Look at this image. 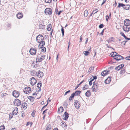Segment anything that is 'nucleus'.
<instances>
[{"mask_svg":"<svg viewBox=\"0 0 130 130\" xmlns=\"http://www.w3.org/2000/svg\"><path fill=\"white\" fill-rule=\"evenodd\" d=\"M85 95L87 97H89L91 94V93L90 92V91L88 90L85 93Z\"/></svg>","mask_w":130,"mask_h":130,"instance_id":"22","label":"nucleus"},{"mask_svg":"<svg viewBox=\"0 0 130 130\" xmlns=\"http://www.w3.org/2000/svg\"><path fill=\"white\" fill-rule=\"evenodd\" d=\"M13 114L12 113H10L9 115V118L10 119H11L13 117Z\"/></svg>","mask_w":130,"mask_h":130,"instance_id":"44","label":"nucleus"},{"mask_svg":"<svg viewBox=\"0 0 130 130\" xmlns=\"http://www.w3.org/2000/svg\"><path fill=\"white\" fill-rule=\"evenodd\" d=\"M68 104L67 103V102L65 101L63 105L64 108H67L68 106Z\"/></svg>","mask_w":130,"mask_h":130,"instance_id":"35","label":"nucleus"},{"mask_svg":"<svg viewBox=\"0 0 130 130\" xmlns=\"http://www.w3.org/2000/svg\"><path fill=\"white\" fill-rule=\"evenodd\" d=\"M12 95L15 98H18L19 96L20 93L19 91L15 90L13 92Z\"/></svg>","mask_w":130,"mask_h":130,"instance_id":"12","label":"nucleus"},{"mask_svg":"<svg viewBox=\"0 0 130 130\" xmlns=\"http://www.w3.org/2000/svg\"><path fill=\"white\" fill-rule=\"evenodd\" d=\"M81 91L79 90L76 91L74 92L73 93V94H74L75 96L79 95L81 93Z\"/></svg>","mask_w":130,"mask_h":130,"instance_id":"19","label":"nucleus"},{"mask_svg":"<svg viewBox=\"0 0 130 130\" xmlns=\"http://www.w3.org/2000/svg\"><path fill=\"white\" fill-rule=\"evenodd\" d=\"M70 91H71L70 90H69L68 91H66L65 92V93L64 94V95H66L68 93L70 92Z\"/></svg>","mask_w":130,"mask_h":130,"instance_id":"54","label":"nucleus"},{"mask_svg":"<svg viewBox=\"0 0 130 130\" xmlns=\"http://www.w3.org/2000/svg\"><path fill=\"white\" fill-rule=\"evenodd\" d=\"M83 38V36H82V35H81L80 37V41H79V42H81L82 41V38Z\"/></svg>","mask_w":130,"mask_h":130,"instance_id":"56","label":"nucleus"},{"mask_svg":"<svg viewBox=\"0 0 130 130\" xmlns=\"http://www.w3.org/2000/svg\"><path fill=\"white\" fill-rule=\"evenodd\" d=\"M64 110L63 107L62 106H61L58 109V112L59 113L62 112Z\"/></svg>","mask_w":130,"mask_h":130,"instance_id":"20","label":"nucleus"},{"mask_svg":"<svg viewBox=\"0 0 130 130\" xmlns=\"http://www.w3.org/2000/svg\"><path fill=\"white\" fill-rule=\"evenodd\" d=\"M106 71H107V70H104L102 72V73H101V75L102 76H105L106 75H107L106 74Z\"/></svg>","mask_w":130,"mask_h":130,"instance_id":"36","label":"nucleus"},{"mask_svg":"<svg viewBox=\"0 0 130 130\" xmlns=\"http://www.w3.org/2000/svg\"><path fill=\"white\" fill-rule=\"evenodd\" d=\"M114 59L116 60L117 61H119L118 57L117 56H115V58H113Z\"/></svg>","mask_w":130,"mask_h":130,"instance_id":"46","label":"nucleus"},{"mask_svg":"<svg viewBox=\"0 0 130 130\" xmlns=\"http://www.w3.org/2000/svg\"><path fill=\"white\" fill-rule=\"evenodd\" d=\"M31 90V88L29 87H27L23 89L24 93L26 94L28 93Z\"/></svg>","mask_w":130,"mask_h":130,"instance_id":"11","label":"nucleus"},{"mask_svg":"<svg viewBox=\"0 0 130 130\" xmlns=\"http://www.w3.org/2000/svg\"><path fill=\"white\" fill-rule=\"evenodd\" d=\"M51 129H52L51 125L50 124H49L47 125L46 129V130H50Z\"/></svg>","mask_w":130,"mask_h":130,"instance_id":"29","label":"nucleus"},{"mask_svg":"<svg viewBox=\"0 0 130 130\" xmlns=\"http://www.w3.org/2000/svg\"><path fill=\"white\" fill-rule=\"evenodd\" d=\"M89 86L88 85L86 84L85 86L83 88V90H85L88 89Z\"/></svg>","mask_w":130,"mask_h":130,"instance_id":"30","label":"nucleus"},{"mask_svg":"<svg viewBox=\"0 0 130 130\" xmlns=\"http://www.w3.org/2000/svg\"><path fill=\"white\" fill-rule=\"evenodd\" d=\"M121 69H122L121 68V67L119 65L117 67L115 68V70H116L119 71Z\"/></svg>","mask_w":130,"mask_h":130,"instance_id":"39","label":"nucleus"},{"mask_svg":"<svg viewBox=\"0 0 130 130\" xmlns=\"http://www.w3.org/2000/svg\"><path fill=\"white\" fill-rule=\"evenodd\" d=\"M94 70V67H90L89 69V71L88 72V74H90Z\"/></svg>","mask_w":130,"mask_h":130,"instance_id":"23","label":"nucleus"},{"mask_svg":"<svg viewBox=\"0 0 130 130\" xmlns=\"http://www.w3.org/2000/svg\"><path fill=\"white\" fill-rule=\"evenodd\" d=\"M53 31V29H52V30H51V31L50 32V35L51 36V37Z\"/></svg>","mask_w":130,"mask_h":130,"instance_id":"63","label":"nucleus"},{"mask_svg":"<svg viewBox=\"0 0 130 130\" xmlns=\"http://www.w3.org/2000/svg\"><path fill=\"white\" fill-rule=\"evenodd\" d=\"M37 50L36 49L33 47H31L30 48L29 50V52L31 55H35L36 54Z\"/></svg>","mask_w":130,"mask_h":130,"instance_id":"8","label":"nucleus"},{"mask_svg":"<svg viewBox=\"0 0 130 130\" xmlns=\"http://www.w3.org/2000/svg\"><path fill=\"white\" fill-rule=\"evenodd\" d=\"M123 30L125 31H127V29L128 30L129 29V28H128L127 26H124L123 27Z\"/></svg>","mask_w":130,"mask_h":130,"instance_id":"32","label":"nucleus"},{"mask_svg":"<svg viewBox=\"0 0 130 130\" xmlns=\"http://www.w3.org/2000/svg\"><path fill=\"white\" fill-rule=\"evenodd\" d=\"M109 18V17L108 16V15H106V20L107 21H108V19Z\"/></svg>","mask_w":130,"mask_h":130,"instance_id":"60","label":"nucleus"},{"mask_svg":"<svg viewBox=\"0 0 130 130\" xmlns=\"http://www.w3.org/2000/svg\"><path fill=\"white\" fill-rule=\"evenodd\" d=\"M91 48H90V49L88 50V51H84L83 52V53L85 56H87L91 52Z\"/></svg>","mask_w":130,"mask_h":130,"instance_id":"17","label":"nucleus"},{"mask_svg":"<svg viewBox=\"0 0 130 130\" xmlns=\"http://www.w3.org/2000/svg\"><path fill=\"white\" fill-rule=\"evenodd\" d=\"M13 103L14 104L16 105L15 106H20L21 104V102L19 99H16L13 102Z\"/></svg>","mask_w":130,"mask_h":130,"instance_id":"9","label":"nucleus"},{"mask_svg":"<svg viewBox=\"0 0 130 130\" xmlns=\"http://www.w3.org/2000/svg\"><path fill=\"white\" fill-rule=\"evenodd\" d=\"M92 82L91 80L89 81V84L90 86H91L92 85Z\"/></svg>","mask_w":130,"mask_h":130,"instance_id":"62","label":"nucleus"},{"mask_svg":"<svg viewBox=\"0 0 130 130\" xmlns=\"http://www.w3.org/2000/svg\"><path fill=\"white\" fill-rule=\"evenodd\" d=\"M98 11V10L97 9H96L92 11V13L90 14V16H91L92 14L93 13L95 14L97 13Z\"/></svg>","mask_w":130,"mask_h":130,"instance_id":"31","label":"nucleus"},{"mask_svg":"<svg viewBox=\"0 0 130 130\" xmlns=\"http://www.w3.org/2000/svg\"><path fill=\"white\" fill-rule=\"evenodd\" d=\"M61 31L62 34V36L63 37L64 36V29L63 28V27L62 26L61 29Z\"/></svg>","mask_w":130,"mask_h":130,"instance_id":"37","label":"nucleus"},{"mask_svg":"<svg viewBox=\"0 0 130 130\" xmlns=\"http://www.w3.org/2000/svg\"><path fill=\"white\" fill-rule=\"evenodd\" d=\"M55 11L56 13L57 14V13L58 12V9L57 7H56L55 9Z\"/></svg>","mask_w":130,"mask_h":130,"instance_id":"50","label":"nucleus"},{"mask_svg":"<svg viewBox=\"0 0 130 130\" xmlns=\"http://www.w3.org/2000/svg\"><path fill=\"white\" fill-rule=\"evenodd\" d=\"M113 58H115V56H116L119 54L116 52H113Z\"/></svg>","mask_w":130,"mask_h":130,"instance_id":"40","label":"nucleus"},{"mask_svg":"<svg viewBox=\"0 0 130 130\" xmlns=\"http://www.w3.org/2000/svg\"><path fill=\"white\" fill-rule=\"evenodd\" d=\"M120 66L121 67V68H122L124 66V64L123 63H122L120 65Z\"/></svg>","mask_w":130,"mask_h":130,"instance_id":"57","label":"nucleus"},{"mask_svg":"<svg viewBox=\"0 0 130 130\" xmlns=\"http://www.w3.org/2000/svg\"><path fill=\"white\" fill-rule=\"evenodd\" d=\"M42 86V83L41 81L39 82V83H38L37 85V87L38 88H40Z\"/></svg>","mask_w":130,"mask_h":130,"instance_id":"34","label":"nucleus"},{"mask_svg":"<svg viewBox=\"0 0 130 130\" xmlns=\"http://www.w3.org/2000/svg\"><path fill=\"white\" fill-rule=\"evenodd\" d=\"M63 115H64V117L63 118V120H67L69 117V114L66 111L64 113Z\"/></svg>","mask_w":130,"mask_h":130,"instance_id":"15","label":"nucleus"},{"mask_svg":"<svg viewBox=\"0 0 130 130\" xmlns=\"http://www.w3.org/2000/svg\"><path fill=\"white\" fill-rule=\"evenodd\" d=\"M99 85L98 83L95 82V81L94 82L92 88V91L96 92L97 90H98Z\"/></svg>","mask_w":130,"mask_h":130,"instance_id":"4","label":"nucleus"},{"mask_svg":"<svg viewBox=\"0 0 130 130\" xmlns=\"http://www.w3.org/2000/svg\"><path fill=\"white\" fill-rule=\"evenodd\" d=\"M48 110V109H46L45 110H44L42 113V114H44L45 113L46 111H47V110Z\"/></svg>","mask_w":130,"mask_h":130,"instance_id":"58","label":"nucleus"},{"mask_svg":"<svg viewBox=\"0 0 130 130\" xmlns=\"http://www.w3.org/2000/svg\"><path fill=\"white\" fill-rule=\"evenodd\" d=\"M125 59L127 60H130V56L126 57Z\"/></svg>","mask_w":130,"mask_h":130,"instance_id":"48","label":"nucleus"},{"mask_svg":"<svg viewBox=\"0 0 130 130\" xmlns=\"http://www.w3.org/2000/svg\"><path fill=\"white\" fill-rule=\"evenodd\" d=\"M43 73L42 71L39 70L36 73V75L37 76L40 78L42 77L43 76Z\"/></svg>","mask_w":130,"mask_h":130,"instance_id":"10","label":"nucleus"},{"mask_svg":"<svg viewBox=\"0 0 130 130\" xmlns=\"http://www.w3.org/2000/svg\"><path fill=\"white\" fill-rule=\"evenodd\" d=\"M45 25L41 24L39 25V29H44L45 28Z\"/></svg>","mask_w":130,"mask_h":130,"instance_id":"25","label":"nucleus"},{"mask_svg":"<svg viewBox=\"0 0 130 130\" xmlns=\"http://www.w3.org/2000/svg\"><path fill=\"white\" fill-rule=\"evenodd\" d=\"M74 96H75V95L73 93H72L71 94V95L69 98V101L72 100L74 98Z\"/></svg>","mask_w":130,"mask_h":130,"instance_id":"26","label":"nucleus"},{"mask_svg":"<svg viewBox=\"0 0 130 130\" xmlns=\"http://www.w3.org/2000/svg\"><path fill=\"white\" fill-rule=\"evenodd\" d=\"M118 8L122 7L124 9L128 10L130 8V5H125L122 3H119L118 5L117 6Z\"/></svg>","mask_w":130,"mask_h":130,"instance_id":"3","label":"nucleus"},{"mask_svg":"<svg viewBox=\"0 0 130 130\" xmlns=\"http://www.w3.org/2000/svg\"><path fill=\"white\" fill-rule=\"evenodd\" d=\"M28 99H29L30 101L31 102H33L35 99V98L33 96H29L28 97Z\"/></svg>","mask_w":130,"mask_h":130,"instance_id":"24","label":"nucleus"},{"mask_svg":"<svg viewBox=\"0 0 130 130\" xmlns=\"http://www.w3.org/2000/svg\"><path fill=\"white\" fill-rule=\"evenodd\" d=\"M25 114L23 111H22V116L23 117H24L25 116Z\"/></svg>","mask_w":130,"mask_h":130,"instance_id":"49","label":"nucleus"},{"mask_svg":"<svg viewBox=\"0 0 130 130\" xmlns=\"http://www.w3.org/2000/svg\"><path fill=\"white\" fill-rule=\"evenodd\" d=\"M104 25L103 24H101L99 26V28H101L104 27Z\"/></svg>","mask_w":130,"mask_h":130,"instance_id":"45","label":"nucleus"},{"mask_svg":"<svg viewBox=\"0 0 130 130\" xmlns=\"http://www.w3.org/2000/svg\"><path fill=\"white\" fill-rule=\"evenodd\" d=\"M74 105L75 108L77 109H79L80 106V104L79 101L76 100L74 101Z\"/></svg>","mask_w":130,"mask_h":130,"instance_id":"6","label":"nucleus"},{"mask_svg":"<svg viewBox=\"0 0 130 130\" xmlns=\"http://www.w3.org/2000/svg\"><path fill=\"white\" fill-rule=\"evenodd\" d=\"M37 55L36 58V62H41L45 57V55L43 54L41 52L40 54L38 53Z\"/></svg>","mask_w":130,"mask_h":130,"instance_id":"2","label":"nucleus"},{"mask_svg":"<svg viewBox=\"0 0 130 130\" xmlns=\"http://www.w3.org/2000/svg\"><path fill=\"white\" fill-rule=\"evenodd\" d=\"M41 51L42 52L44 53L46 51V48L45 47H44V46L42 48Z\"/></svg>","mask_w":130,"mask_h":130,"instance_id":"38","label":"nucleus"},{"mask_svg":"<svg viewBox=\"0 0 130 130\" xmlns=\"http://www.w3.org/2000/svg\"><path fill=\"white\" fill-rule=\"evenodd\" d=\"M85 82V80H82L81 82L79 84H78L77 85V86H76L75 88L74 89L76 90L77 88L78 87L80 86L82 84L83 82Z\"/></svg>","mask_w":130,"mask_h":130,"instance_id":"28","label":"nucleus"},{"mask_svg":"<svg viewBox=\"0 0 130 130\" xmlns=\"http://www.w3.org/2000/svg\"><path fill=\"white\" fill-rule=\"evenodd\" d=\"M27 104L25 102H22L21 108L25 109L27 107Z\"/></svg>","mask_w":130,"mask_h":130,"instance_id":"14","label":"nucleus"},{"mask_svg":"<svg viewBox=\"0 0 130 130\" xmlns=\"http://www.w3.org/2000/svg\"><path fill=\"white\" fill-rule=\"evenodd\" d=\"M117 56L118 57L119 61L120 60H123L124 59V57L119 54Z\"/></svg>","mask_w":130,"mask_h":130,"instance_id":"27","label":"nucleus"},{"mask_svg":"<svg viewBox=\"0 0 130 130\" xmlns=\"http://www.w3.org/2000/svg\"><path fill=\"white\" fill-rule=\"evenodd\" d=\"M125 69H122L120 72V74H122L123 73H125Z\"/></svg>","mask_w":130,"mask_h":130,"instance_id":"43","label":"nucleus"},{"mask_svg":"<svg viewBox=\"0 0 130 130\" xmlns=\"http://www.w3.org/2000/svg\"><path fill=\"white\" fill-rule=\"evenodd\" d=\"M62 11H60L59 12H58V13H57V14L58 15H60L61 13L62 12Z\"/></svg>","mask_w":130,"mask_h":130,"instance_id":"61","label":"nucleus"},{"mask_svg":"<svg viewBox=\"0 0 130 130\" xmlns=\"http://www.w3.org/2000/svg\"><path fill=\"white\" fill-rule=\"evenodd\" d=\"M3 127V128H1L0 129V130H4L5 128V126H4V125H2L1 126V127Z\"/></svg>","mask_w":130,"mask_h":130,"instance_id":"52","label":"nucleus"},{"mask_svg":"<svg viewBox=\"0 0 130 130\" xmlns=\"http://www.w3.org/2000/svg\"><path fill=\"white\" fill-rule=\"evenodd\" d=\"M37 42L39 43L38 45L39 48H42L45 45V42L43 41L44 37L42 35H39L36 38Z\"/></svg>","mask_w":130,"mask_h":130,"instance_id":"1","label":"nucleus"},{"mask_svg":"<svg viewBox=\"0 0 130 130\" xmlns=\"http://www.w3.org/2000/svg\"><path fill=\"white\" fill-rule=\"evenodd\" d=\"M116 63V62H115L114 61H113V60H112L111 61H110L109 63L112 64L113 63Z\"/></svg>","mask_w":130,"mask_h":130,"instance_id":"51","label":"nucleus"},{"mask_svg":"<svg viewBox=\"0 0 130 130\" xmlns=\"http://www.w3.org/2000/svg\"><path fill=\"white\" fill-rule=\"evenodd\" d=\"M127 41H123L122 42V44H123L124 45H125Z\"/></svg>","mask_w":130,"mask_h":130,"instance_id":"53","label":"nucleus"},{"mask_svg":"<svg viewBox=\"0 0 130 130\" xmlns=\"http://www.w3.org/2000/svg\"><path fill=\"white\" fill-rule=\"evenodd\" d=\"M106 1V0H103V2L101 4V5H102L104 4L105 3Z\"/></svg>","mask_w":130,"mask_h":130,"instance_id":"64","label":"nucleus"},{"mask_svg":"<svg viewBox=\"0 0 130 130\" xmlns=\"http://www.w3.org/2000/svg\"><path fill=\"white\" fill-rule=\"evenodd\" d=\"M17 17L18 19L21 18L23 17V14L22 13H18L17 14Z\"/></svg>","mask_w":130,"mask_h":130,"instance_id":"18","label":"nucleus"},{"mask_svg":"<svg viewBox=\"0 0 130 130\" xmlns=\"http://www.w3.org/2000/svg\"><path fill=\"white\" fill-rule=\"evenodd\" d=\"M52 27V26L51 24L48 25L47 26V29L48 31H50L51 30Z\"/></svg>","mask_w":130,"mask_h":130,"instance_id":"21","label":"nucleus"},{"mask_svg":"<svg viewBox=\"0 0 130 130\" xmlns=\"http://www.w3.org/2000/svg\"><path fill=\"white\" fill-rule=\"evenodd\" d=\"M52 0H45V2L47 3H50L51 2Z\"/></svg>","mask_w":130,"mask_h":130,"instance_id":"42","label":"nucleus"},{"mask_svg":"<svg viewBox=\"0 0 130 130\" xmlns=\"http://www.w3.org/2000/svg\"><path fill=\"white\" fill-rule=\"evenodd\" d=\"M44 12L46 15H51L52 13V10L51 8H47L45 9Z\"/></svg>","mask_w":130,"mask_h":130,"instance_id":"5","label":"nucleus"},{"mask_svg":"<svg viewBox=\"0 0 130 130\" xmlns=\"http://www.w3.org/2000/svg\"><path fill=\"white\" fill-rule=\"evenodd\" d=\"M61 123H62V125H65V126H64V127L65 126H66V127H67V125L66 124V123H65V122L63 121H62V122H61Z\"/></svg>","mask_w":130,"mask_h":130,"instance_id":"47","label":"nucleus"},{"mask_svg":"<svg viewBox=\"0 0 130 130\" xmlns=\"http://www.w3.org/2000/svg\"><path fill=\"white\" fill-rule=\"evenodd\" d=\"M120 34H121V35L125 39V38H126V36L124 35V33L122 32L121 31L120 32Z\"/></svg>","mask_w":130,"mask_h":130,"instance_id":"41","label":"nucleus"},{"mask_svg":"<svg viewBox=\"0 0 130 130\" xmlns=\"http://www.w3.org/2000/svg\"><path fill=\"white\" fill-rule=\"evenodd\" d=\"M111 76H109L108 78L106 79L105 81V83L106 84H108L111 81Z\"/></svg>","mask_w":130,"mask_h":130,"instance_id":"16","label":"nucleus"},{"mask_svg":"<svg viewBox=\"0 0 130 130\" xmlns=\"http://www.w3.org/2000/svg\"><path fill=\"white\" fill-rule=\"evenodd\" d=\"M30 81V84L32 86H34L37 83V80L34 77H31Z\"/></svg>","mask_w":130,"mask_h":130,"instance_id":"7","label":"nucleus"},{"mask_svg":"<svg viewBox=\"0 0 130 130\" xmlns=\"http://www.w3.org/2000/svg\"><path fill=\"white\" fill-rule=\"evenodd\" d=\"M92 76L93 77V79H96L97 78V77L96 76Z\"/></svg>","mask_w":130,"mask_h":130,"instance_id":"55","label":"nucleus"},{"mask_svg":"<svg viewBox=\"0 0 130 130\" xmlns=\"http://www.w3.org/2000/svg\"><path fill=\"white\" fill-rule=\"evenodd\" d=\"M105 29H106V28H105V29H104L101 32V35H103V32H104V30Z\"/></svg>","mask_w":130,"mask_h":130,"instance_id":"59","label":"nucleus"},{"mask_svg":"<svg viewBox=\"0 0 130 130\" xmlns=\"http://www.w3.org/2000/svg\"><path fill=\"white\" fill-rule=\"evenodd\" d=\"M125 26H128L130 25V20L128 19H126L124 22Z\"/></svg>","mask_w":130,"mask_h":130,"instance_id":"13","label":"nucleus"},{"mask_svg":"<svg viewBox=\"0 0 130 130\" xmlns=\"http://www.w3.org/2000/svg\"><path fill=\"white\" fill-rule=\"evenodd\" d=\"M88 14V10H85L84 12V15L85 17H87Z\"/></svg>","mask_w":130,"mask_h":130,"instance_id":"33","label":"nucleus"}]
</instances>
